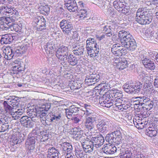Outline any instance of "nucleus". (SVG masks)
Returning a JSON list of instances; mask_svg holds the SVG:
<instances>
[{"label":"nucleus","instance_id":"obj_54","mask_svg":"<svg viewBox=\"0 0 158 158\" xmlns=\"http://www.w3.org/2000/svg\"><path fill=\"white\" fill-rule=\"evenodd\" d=\"M10 22L6 23L3 24H0V31H6L10 28Z\"/></svg>","mask_w":158,"mask_h":158},{"label":"nucleus","instance_id":"obj_33","mask_svg":"<svg viewBox=\"0 0 158 158\" xmlns=\"http://www.w3.org/2000/svg\"><path fill=\"white\" fill-rule=\"evenodd\" d=\"M114 133L115 134V136L114 140V143L117 145H119L122 143L123 140L121 133L119 131H114Z\"/></svg>","mask_w":158,"mask_h":158},{"label":"nucleus","instance_id":"obj_63","mask_svg":"<svg viewBox=\"0 0 158 158\" xmlns=\"http://www.w3.org/2000/svg\"><path fill=\"white\" fill-rule=\"evenodd\" d=\"M69 109L70 111L71 112L73 113L77 112L79 111L80 108L73 106L70 107Z\"/></svg>","mask_w":158,"mask_h":158},{"label":"nucleus","instance_id":"obj_28","mask_svg":"<svg viewBox=\"0 0 158 158\" xmlns=\"http://www.w3.org/2000/svg\"><path fill=\"white\" fill-rule=\"evenodd\" d=\"M129 35H131L129 32L126 31L124 30L120 31L119 32L118 36L121 44L128 39L127 37Z\"/></svg>","mask_w":158,"mask_h":158},{"label":"nucleus","instance_id":"obj_39","mask_svg":"<svg viewBox=\"0 0 158 158\" xmlns=\"http://www.w3.org/2000/svg\"><path fill=\"white\" fill-rule=\"evenodd\" d=\"M86 50L88 54L90 55L91 57L97 56L99 52V48L88 49Z\"/></svg>","mask_w":158,"mask_h":158},{"label":"nucleus","instance_id":"obj_20","mask_svg":"<svg viewBox=\"0 0 158 158\" xmlns=\"http://www.w3.org/2000/svg\"><path fill=\"white\" fill-rule=\"evenodd\" d=\"M91 143L93 145L97 148L102 145L104 142V137L102 135H98L97 136L92 137L91 139Z\"/></svg>","mask_w":158,"mask_h":158},{"label":"nucleus","instance_id":"obj_48","mask_svg":"<svg viewBox=\"0 0 158 158\" xmlns=\"http://www.w3.org/2000/svg\"><path fill=\"white\" fill-rule=\"evenodd\" d=\"M24 112L23 109L18 110L17 111H15V112L12 113L11 115H13V117H15V119H18L20 118V116L23 114Z\"/></svg>","mask_w":158,"mask_h":158},{"label":"nucleus","instance_id":"obj_31","mask_svg":"<svg viewBox=\"0 0 158 158\" xmlns=\"http://www.w3.org/2000/svg\"><path fill=\"white\" fill-rule=\"evenodd\" d=\"M113 4L114 8L119 12L125 6V3L123 0H116L114 2Z\"/></svg>","mask_w":158,"mask_h":158},{"label":"nucleus","instance_id":"obj_27","mask_svg":"<svg viewBox=\"0 0 158 158\" xmlns=\"http://www.w3.org/2000/svg\"><path fill=\"white\" fill-rule=\"evenodd\" d=\"M20 135H21V134L18 132H16L12 135L11 138L12 145H14L19 143L22 142V139L20 138L21 137V136H20ZM22 140H23V139Z\"/></svg>","mask_w":158,"mask_h":158},{"label":"nucleus","instance_id":"obj_24","mask_svg":"<svg viewBox=\"0 0 158 158\" xmlns=\"http://www.w3.org/2000/svg\"><path fill=\"white\" fill-rule=\"evenodd\" d=\"M118 90H114L113 91V93H107L105 95H103V98L106 97L108 98L109 99H115L118 98H123L122 97V95L121 93H120Z\"/></svg>","mask_w":158,"mask_h":158},{"label":"nucleus","instance_id":"obj_14","mask_svg":"<svg viewBox=\"0 0 158 158\" xmlns=\"http://www.w3.org/2000/svg\"><path fill=\"white\" fill-rule=\"evenodd\" d=\"M140 60L144 67L151 70H154L155 68V66L153 61L149 59L148 57L146 55H141Z\"/></svg>","mask_w":158,"mask_h":158},{"label":"nucleus","instance_id":"obj_25","mask_svg":"<svg viewBox=\"0 0 158 158\" xmlns=\"http://www.w3.org/2000/svg\"><path fill=\"white\" fill-rule=\"evenodd\" d=\"M9 126L7 117L0 118V132L8 131L9 129Z\"/></svg>","mask_w":158,"mask_h":158},{"label":"nucleus","instance_id":"obj_36","mask_svg":"<svg viewBox=\"0 0 158 158\" xmlns=\"http://www.w3.org/2000/svg\"><path fill=\"white\" fill-rule=\"evenodd\" d=\"M144 99H145L143 100V102L142 104V106L143 105V107H144L145 106V107L147 109H148V107L147 108V106H149L150 108H152L154 104L153 102L150 101V99L145 96Z\"/></svg>","mask_w":158,"mask_h":158},{"label":"nucleus","instance_id":"obj_4","mask_svg":"<svg viewBox=\"0 0 158 158\" xmlns=\"http://www.w3.org/2000/svg\"><path fill=\"white\" fill-rule=\"evenodd\" d=\"M142 87V83L139 81L133 82H128L124 85L123 89L127 93L129 94L138 93L140 91Z\"/></svg>","mask_w":158,"mask_h":158},{"label":"nucleus","instance_id":"obj_26","mask_svg":"<svg viewBox=\"0 0 158 158\" xmlns=\"http://www.w3.org/2000/svg\"><path fill=\"white\" fill-rule=\"evenodd\" d=\"M115 63H117V67L119 69L123 70L127 66V61L125 58H119L115 60Z\"/></svg>","mask_w":158,"mask_h":158},{"label":"nucleus","instance_id":"obj_13","mask_svg":"<svg viewBox=\"0 0 158 158\" xmlns=\"http://www.w3.org/2000/svg\"><path fill=\"white\" fill-rule=\"evenodd\" d=\"M69 46L71 49L73 50V53L77 56L82 55L84 52V47L82 44H80L77 42H73Z\"/></svg>","mask_w":158,"mask_h":158},{"label":"nucleus","instance_id":"obj_18","mask_svg":"<svg viewBox=\"0 0 158 158\" xmlns=\"http://www.w3.org/2000/svg\"><path fill=\"white\" fill-rule=\"evenodd\" d=\"M114 35H112L110 34L103 33L102 34L97 35L96 38L99 41L104 43H108L110 42L111 40H114L113 38Z\"/></svg>","mask_w":158,"mask_h":158},{"label":"nucleus","instance_id":"obj_6","mask_svg":"<svg viewBox=\"0 0 158 158\" xmlns=\"http://www.w3.org/2000/svg\"><path fill=\"white\" fill-rule=\"evenodd\" d=\"M0 13L2 15H6L10 14L12 17L16 18L19 15V12L16 8L9 5H4L1 6Z\"/></svg>","mask_w":158,"mask_h":158},{"label":"nucleus","instance_id":"obj_3","mask_svg":"<svg viewBox=\"0 0 158 158\" xmlns=\"http://www.w3.org/2000/svg\"><path fill=\"white\" fill-rule=\"evenodd\" d=\"M133 149L126 144H123L120 149L119 154L120 158H147L141 154H137L135 156L133 153Z\"/></svg>","mask_w":158,"mask_h":158},{"label":"nucleus","instance_id":"obj_34","mask_svg":"<svg viewBox=\"0 0 158 158\" xmlns=\"http://www.w3.org/2000/svg\"><path fill=\"white\" fill-rule=\"evenodd\" d=\"M8 100V102L9 104L11 105L13 107L17 106L19 101L18 97L15 96L10 97Z\"/></svg>","mask_w":158,"mask_h":158},{"label":"nucleus","instance_id":"obj_8","mask_svg":"<svg viewBox=\"0 0 158 158\" xmlns=\"http://www.w3.org/2000/svg\"><path fill=\"white\" fill-rule=\"evenodd\" d=\"M68 52V47L62 45L57 50L56 55L58 59L64 64L65 59L69 55Z\"/></svg>","mask_w":158,"mask_h":158},{"label":"nucleus","instance_id":"obj_15","mask_svg":"<svg viewBox=\"0 0 158 158\" xmlns=\"http://www.w3.org/2000/svg\"><path fill=\"white\" fill-rule=\"evenodd\" d=\"M117 150L118 148L114 145L110 144L104 145L102 149V151L107 155L113 154Z\"/></svg>","mask_w":158,"mask_h":158},{"label":"nucleus","instance_id":"obj_46","mask_svg":"<svg viewBox=\"0 0 158 158\" xmlns=\"http://www.w3.org/2000/svg\"><path fill=\"white\" fill-rule=\"evenodd\" d=\"M93 3L98 6L101 9H104L106 6V2L104 0H95Z\"/></svg>","mask_w":158,"mask_h":158},{"label":"nucleus","instance_id":"obj_32","mask_svg":"<svg viewBox=\"0 0 158 158\" xmlns=\"http://www.w3.org/2000/svg\"><path fill=\"white\" fill-rule=\"evenodd\" d=\"M112 100L114 102V105L118 107V109L121 110L122 109V106L123 105V104L125 102L126 100V98H119L112 99Z\"/></svg>","mask_w":158,"mask_h":158},{"label":"nucleus","instance_id":"obj_21","mask_svg":"<svg viewBox=\"0 0 158 158\" xmlns=\"http://www.w3.org/2000/svg\"><path fill=\"white\" fill-rule=\"evenodd\" d=\"M61 150L67 154H70L73 151V147L70 143L65 142L60 144Z\"/></svg>","mask_w":158,"mask_h":158},{"label":"nucleus","instance_id":"obj_23","mask_svg":"<svg viewBox=\"0 0 158 158\" xmlns=\"http://www.w3.org/2000/svg\"><path fill=\"white\" fill-rule=\"evenodd\" d=\"M81 144L85 153H91L93 151H95L97 149L94 145L93 143H91V141L89 143H87L85 141L83 142Z\"/></svg>","mask_w":158,"mask_h":158},{"label":"nucleus","instance_id":"obj_38","mask_svg":"<svg viewBox=\"0 0 158 158\" xmlns=\"http://www.w3.org/2000/svg\"><path fill=\"white\" fill-rule=\"evenodd\" d=\"M48 156H54L55 158H59L58 151L54 147L49 149L48 151Z\"/></svg>","mask_w":158,"mask_h":158},{"label":"nucleus","instance_id":"obj_12","mask_svg":"<svg viewBox=\"0 0 158 158\" xmlns=\"http://www.w3.org/2000/svg\"><path fill=\"white\" fill-rule=\"evenodd\" d=\"M60 27L64 33L68 34L73 28V25L68 20L63 19L60 23Z\"/></svg>","mask_w":158,"mask_h":158},{"label":"nucleus","instance_id":"obj_59","mask_svg":"<svg viewBox=\"0 0 158 158\" xmlns=\"http://www.w3.org/2000/svg\"><path fill=\"white\" fill-rule=\"evenodd\" d=\"M120 47L117 44L113 45L111 48V51L113 53L116 55L119 48H120Z\"/></svg>","mask_w":158,"mask_h":158},{"label":"nucleus","instance_id":"obj_43","mask_svg":"<svg viewBox=\"0 0 158 158\" xmlns=\"http://www.w3.org/2000/svg\"><path fill=\"white\" fill-rule=\"evenodd\" d=\"M51 107L50 103H46L45 104L42 105L41 107H39V109H41V113L44 114L43 116V117L46 115V112L48 111Z\"/></svg>","mask_w":158,"mask_h":158},{"label":"nucleus","instance_id":"obj_35","mask_svg":"<svg viewBox=\"0 0 158 158\" xmlns=\"http://www.w3.org/2000/svg\"><path fill=\"white\" fill-rule=\"evenodd\" d=\"M145 132L146 134L150 137L156 136L157 133V131L156 129L152 127H149Z\"/></svg>","mask_w":158,"mask_h":158},{"label":"nucleus","instance_id":"obj_19","mask_svg":"<svg viewBox=\"0 0 158 158\" xmlns=\"http://www.w3.org/2000/svg\"><path fill=\"white\" fill-rule=\"evenodd\" d=\"M65 6L70 12H75L77 10L78 7L75 0H64Z\"/></svg>","mask_w":158,"mask_h":158},{"label":"nucleus","instance_id":"obj_22","mask_svg":"<svg viewBox=\"0 0 158 158\" xmlns=\"http://www.w3.org/2000/svg\"><path fill=\"white\" fill-rule=\"evenodd\" d=\"M15 36H13L11 34H5L2 35L0 40L1 43L2 44H10L14 40Z\"/></svg>","mask_w":158,"mask_h":158},{"label":"nucleus","instance_id":"obj_53","mask_svg":"<svg viewBox=\"0 0 158 158\" xmlns=\"http://www.w3.org/2000/svg\"><path fill=\"white\" fill-rule=\"evenodd\" d=\"M61 118V114L59 113H56L54 114L52 113V122L59 121Z\"/></svg>","mask_w":158,"mask_h":158},{"label":"nucleus","instance_id":"obj_61","mask_svg":"<svg viewBox=\"0 0 158 158\" xmlns=\"http://www.w3.org/2000/svg\"><path fill=\"white\" fill-rule=\"evenodd\" d=\"M83 107L84 108V110L83 111L87 112L88 114H90V110L92 108V106L89 104H84Z\"/></svg>","mask_w":158,"mask_h":158},{"label":"nucleus","instance_id":"obj_11","mask_svg":"<svg viewBox=\"0 0 158 158\" xmlns=\"http://www.w3.org/2000/svg\"><path fill=\"white\" fill-rule=\"evenodd\" d=\"M100 76L95 73L89 74L86 77L85 82L87 85H93L98 82L100 80Z\"/></svg>","mask_w":158,"mask_h":158},{"label":"nucleus","instance_id":"obj_58","mask_svg":"<svg viewBox=\"0 0 158 158\" xmlns=\"http://www.w3.org/2000/svg\"><path fill=\"white\" fill-rule=\"evenodd\" d=\"M99 48V46L96 43L87 44H86V49Z\"/></svg>","mask_w":158,"mask_h":158},{"label":"nucleus","instance_id":"obj_56","mask_svg":"<svg viewBox=\"0 0 158 158\" xmlns=\"http://www.w3.org/2000/svg\"><path fill=\"white\" fill-rule=\"evenodd\" d=\"M127 51L126 49L120 46V48H119L116 55L118 56H122L125 55Z\"/></svg>","mask_w":158,"mask_h":158},{"label":"nucleus","instance_id":"obj_62","mask_svg":"<svg viewBox=\"0 0 158 158\" xmlns=\"http://www.w3.org/2000/svg\"><path fill=\"white\" fill-rule=\"evenodd\" d=\"M41 131H40V130L38 129L37 130H33L31 133L29 134H31V136H34L35 137V138H36V135L38 136L40 134Z\"/></svg>","mask_w":158,"mask_h":158},{"label":"nucleus","instance_id":"obj_45","mask_svg":"<svg viewBox=\"0 0 158 158\" xmlns=\"http://www.w3.org/2000/svg\"><path fill=\"white\" fill-rule=\"evenodd\" d=\"M155 32H154L149 29H147L145 32V36L147 37L148 40H153L154 39V34Z\"/></svg>","mask_w":158,"mask_h":158},{"label":"nucleus","instance_id":"obj_5","mask_svg":"<svg viewBox=\"0 0 158 158\" xmlns=\"http://www.w3.org/2000/svg\"><path fill=\"white\" fill-rule=\"evenodd\" d=\"M98 117L96 115H92L87 116L85 118L84 124L81 126V128L85 129V128L91 131L95 127L94 122H97Z\"/></svg>","mask_w":158,"mask_h":158},{"label":"nucleus","instance_id":"obj_50","mask_svg":"<svg viewBox=\"0 0 158 158\" xmlns=\"http://www.w3.org/2000/svg\"><path fill=\"white\" fill-rule=\"evenodd\" d=\"M4 104L5 106V110L7 112H8L11 114L12 113L15 112L14 109L10 106L8 105L6 101H4Z\"/></svg>","mask_w":158,"mask_h":158},{"label":"nucleus","instance_id":"obj_49","mask_svg":"<svg viewBox=\"0 0 158 158\" xmlns=\"http://www.w3.org/2000/svg\"><path fill=\"white\" fill-rule=\"evenodd\" d=\"M153 86L151 82L146 81L144 84L143 89L144 91H149L152 89Z\"/></svg>","mask_w":158,"mask_h":158},{"label":"nucleus","instance_id":"obj_40","mask_svg":"<svg viewBox=\"0 0 158 158\" xmlns=\"http://www.w3.org/2000/svg\"><path fill=\"white\" fill-rule=\"evenodd\" d=\"M70 84L71 85V88L72 89H78L81 87L82 84H81V82L79 81H72Z\"/></svg>","mask_w":158,"mask_h":158},{"label":"nucleus","instance_id":"obj_30","mask_svg":"<svg viewBox=\"0 0 158 158\" xmlns=\"http://www.w3.org/2000/svg\"><path fill=\"white\" fill-rule=\"evenodd\" d=\"M107 100L105 99L103 100L102 98H101L99 99V103L101 106L103 107H106L107 108H109L114 105V102H113L112 99Z\"/></svg>","mask_w":158,"mask_h":158},{"label":"nucleus","instance_id":"obj_16","mask_svg":"<svg viewBox=\"0 0 158 158\" xmlns=\"http://www.w3.org/2000/svg\"><path fill=\"white\" fill-rule=\"evenodd\" d=\"M29 134L25 142V146L29 150H33L35 147L36 138L34 136H31Z\"/></svg>","mask_w":158,"mask_h":158},{"label":"nucleus","instance_id":"obj_44","mask_svg":"<svg viewBox=\"0 0 158 158\" xmlns=\"http://www.w3.org/2000/svg\"><path fill=\"white\" fill-rule=\"evenodd\" d=\"M44 48L47 53H50L53 51V46L51 42L47 43L44 46Z\"/></svg>","mask_w":158,"mask_h":158},{"label":"nucleus","instance_id":"obj_37","mask_svg":"<svg viewBox=\"0 0 158 158\" xmlns=\"http://www.w3.org/2000/svg\"><path fill=\"white\" fill-rule=\"evenodd\" d=\"M46 114L43 118H40L41 119V122L43 124H48V122H52V113H46Z\"/></svg>","mask_w":158,"mask_h":158},{"label":"nucleus","instance_id":"obj_29","mask_svg":"<svg viewBox=\"0 0 158 158\" xmlns=\"http://www.w3.org/2000/svg\"><path fill=\"white\" fill-rule=\"evenodd\" d=\"M69 65L72 66H74L78 64V60L77 58L73 55L69 54L65 59Z\"/></svg>","mask_w":158,"mask_h":158},{"label":"nucleus","instance_id":"obj_2","mask_svg":"<svg viewBox=\"0 0 158 158\" xmlns=\"http://www.w3.org/2000/svg\"><path fill=\"white\" fill-rule=\"evenodd\" d=\"M27 45H22L13 50L11 48L5 49L3 51L5 53L4 58L7 60L11 59L14 56H21L25 52L28 48Z\"/></svg>","mask_w":158,"mask_h":158},{"label":"nucleus","instance_id":"obj_47","mask_svg":"<svg viewBox=\"0 0 158 158\" xmlns=\"http://www.w3.org/2000/svg\"><path fill=\"white\" fill-rule=\"evenodd\" d=\"M110 27V26L107 25H106L104 24H102L101 25V28L103 29V31H104L103 33L109 34L112 35L111 30Z\"/></svg>","mask_w":158,"mask_h":158},{"label":"nucleus","instance_id":"obj_51","mask_svg":"<svg viewBox=\"0 0 158 158\" xmlns=\"http://www.w3.org/2000/svg\"><path fill=\"white\" fill-rule=\"evenodd\" d=\"M115 136L114 131L110 134H107L106 137V141L109 143H112L114 142V140Z\"/></svg>","mask_w":158,"mask_h":158},{"label":"nucleus","instance_id":"obj_42","mask_svg":"<svg viewBox=\"0 0 158 158\" xmlns=\"http://www.w3.org/2000/svg\"><path fill=\"white\" fill-rule=\"evenodd\" d=\"M77 15L81 19H83L87 17L88 13L86 9H81L77 10Z\"/></svg>","mask_w":158,"mask_h":158},{"label":"nucleus","instance_id":"obj_60","mask_svg":"<svg viewBox=\"0 0 158 158\" xmlns=\"http://www.w3.org/2000/svg\"><path fill=\"white\" fill-rule=\"evenodd\" d=\"M131 104L126 98V101L123 104L121 108H123L124 110H127L131 107Z\"/></svg>","mask_w":158,"mask_h":158},{"label":"nucleus","instance_id":"obj_10","mask_svg":"<svg viewBox=\"0 0 158 158\" xmlns=\"http://www.w3.org/2000/svg\"><path fill=\"white\" fill-rule=\"evenodd\" d=\"M41 109L35 108L30 110L27 112V113L29 118L31 119V120L35 122L36 121V118H43V116L44 114L42 113H41Z\"/></svg>","mask_w":158,"mask_h":158},{"label":"nucleus","instance_id":"obj_1","mask_svg":"<svg viewBox=\"0 0 158 158\" xmlns=\"http://www.w3.org/2000/svg\"><path fill=\"white\" fill-rule=\"evenodd\" d=\"M148 12L149 10L146 7L139 8L136 12V21L142 25L149 24L152 18Z\"/></svg>","mask_w":158,"mask_h":158},{"label":"nucleus","instance_id":"obj_64","mask_svg":"<svg viewBox=\"0 0 158 158\" xmlns=\"http://www.w3.org/2000/svg\"><path fill=\"white\" fill-rule=\"evenodd\" d=\"M17 65H15L13 67V73L14 74H19L20 73H21L22 71L19 69L18 68H17Z\"/></svg>","mask_w":158,"mask_h":158},{"label":"nucleus","instance_id":"obj_55","mask_svg":"<svg viewBox=\"0 0 158 158\" xmlns=\"http://www.w3.org/2000/svg\"><path fill=\"white\" fill-rule=\"evenodd\" d=\"M10 28L11 29H13L16 32H20L22 29V25L20 26L16 24H13L12 25L10 24Z\"/></svg>","mask_w":158,"mask_h":158},{"label":"nucleus","instance_id":"obj_17","mask_svg":"<svg viewBox=\"0 0 158 158\" xmlns=\"http://www.w3.org/2000/svg\"><path fill=\"white\" fill-rule=\"evenodd\" d=\"M21 124L26 127L31 128L34 126V122L27 116H23L20 119Z\"/></svg>","mask_w":158,"mask_h":158},{"label":"nucleus","instance_id":"obj_7","mask_svg":"<svg viewBox=\"0 0 158 158\" xmlns=\"http://www.w3.org/2000/svg\"><path fill=\"white\" fill-rule=\"evenodd\" d=\"M96 123L97 128L101 133H106L111 129V125L108 120H97Z\"/></svg>","mask_w":158,"mask_h":158},{"label":"nucleus","instance_id":"obj_41","mask_svg":"<svg viewBox=\"0 0 158 158\" xmlns=\"http://www.w3.org/2000/svg\"><path fill=\"white\" fill-rule=\"evenodd\" d=\"M75 154L77 158H83L86 154L83 149H77L75 150Z\"/></svg>","mask_w":158,"mask_h":158},{"label":"nucleus","instance_id":"obj_57","mask_svg":"<svg viewBox=\"0 0 158 158\" xmlns=\"http://www.w3.org/2000/svg\"><path fill=\"white\" fill-rule=\"evenodd\" d=\"M120 11H121L122 13L126 15H128L131 13V10L128 6L125 7L124 6L121 9Z\"/></svg>","mask_w":158,"mask_h":158},{"label":"nucleus","instance_id":"obj_52","mask_svg":"<svg viewBox=\"0 0 158 158\" xmlns=\"http://www.w3.org/2000/svg\"><path fill=\"white\" fill-rule=\"evenodd\" d=\"M40 8L42 14H48L50 11V8L48 5L41 6Z\"/></svg>","mask_w":158,"mask_h":158},{"label":"nucleus","instance_id":"obj_9","mask_svg":"<svg viewBox=\"0 0 158 158\" xmlns=\"http://www.w3.org/2000/svg\"><path fill=\"white\" fill-rule=\"evenodd\" d=\"M128 39L121 45L129 51H133L137 47V43L132 35H128Z\"/></svg>","mask_w":158,"mask_h":158}]
</instances>
